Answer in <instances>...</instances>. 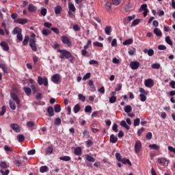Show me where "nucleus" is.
I'll return each instance as SVG.
<instances>
[{
    "label": "nucleus",
    "mask_w": 175,
    "mask_h": 175,
    "mask_svg": "<svg viewBox=\"0 0 175 175\" xmlns=\"http://www.w3.org/2000/svg\"><path fill=\"white\" fill-rule=\"evenodd\" d=\"M152 69H159V68H161V64L158 63L153 64H152Z\"/></svg>",
    "instance_id": "nucleus-53"
},
{
    "label": "nucleus",
    "mask_w": 175,
    "mask_h": 175,
    "mask_svg": "<svg viewBox=\"0 0 175 175\" xmlns=\"http://www.w3.org/2000/svg\"><path fill=\"white\" fill-rule=\"evenodd\" d=\"M144 53H145V54L147 53L149 57H152V55H154V50L152 49L147 50V49H146L144 50Z\"/></svg>",
    "instance_id": "nucleus-21"
},
{
    "label": "nucleus",
    "mask_w": 175,
    "mask_h": 175,
    "mask_svg": "<svg viewBox=\"0 0 175 175\" xmlns=\"http://www.w3.org/2000/svg\"><path fill=\"white\" fill-rule=\"evenodd\" d=\"M18 33H23V29L18 27H14L12 30V35H18Z\"/></svg>",
    "instance_id": "nucleus-14"
},
{
    "label": "nucleus",
    "mask_w": 175,
    "mask_h": 175,
    "mask_svg": "<svg viewBox=\"0 0 175 175\" xmlns=\"http://www.w3.org/2000/svg\"><path fill=\"white\" fill-rule=\"evenodd\" d=\"M0 166L3 169H8V167H9V165H8V164L5 161H1Z\"/></svg>",
    "instance_id": "nucleus-42"
},
{
    "label": "nucleus",
    "mask_w": 175,
    "mask_h": 175,
    "mask_svg": "<svg viewBox=\"0 0 175 175\" xmlns=\"http://www.w3.org/2000/svg\"><path fill=\"white\" fill-rule=\"evenodd\" d=\"M40 14H42V16H46V14H47V10L46 8H42Z\"/></svg>",
    "instance_id": "nucleus-60"
},
{
    "label": "nucleus",
    "mask_w": 175,
    "mask_h": 175,
    "mask_svg": "<svg viewBox=\"0 0 175 175\" xmlns=\"http://www.w3.org/2000/svg\"><path fill=\"white\" fill-rule=\"evenodd\" d=\"M125 113H131L132 111V107L131 105H126L124 107Z\"/></svg>",
    "instance_id": "nucleus-41"
},
{
    "label": "nucleus",
    "mask_w": 175,
    "mask_h": 175,
    "mask_svg": "<svg viewBox=\"0 0 175 175\" xmlns=\"http://www.w3.org/2000/svg\"><path fill=\"white\" fill-rule=\"evenodd\" d=\"M134 148L135 154L140 152V150H142V142H140V140H137L135 142Z\"/></svg>",
    "instance_id": "nucleus-5"
},
{
    "label": "nucleus",
    "mask_w": 175,
    "mask_h": 175,
    "mask_svg": "<svg viewBox=\"0 0 175 175\" xmlns=\"http://www.w3.org/2000/svg\"><path fill=\"white\" fill-rule=\"evenodd\" d=\"M167 150L170 152H174V154H175V148H174L173 146H169L167 147Z\"/></svg>",
    "instance_id": "nucleus-56"
},
{
    "label": "nucleus",
    "mask_w": 175,
    "mask_h": 175,
    "mask_svg": "<svg viewBox=\"0 0 175 175\" xmlns=\"http://www.w3.org/2000/svg\"><path fill=\"white\" fill-rule=\"evenodd\" d=\"M109 142L110 143H112V144H116V143L118 142V137L113 134H111L109 137Z\"/></svg>",
    "instance_id": "nucleus-13"
},
{
    "label": "nucleus",
    "mask_w": 175,
    "mask_h": 175,
    "mask_svg": "<svg viewBox=\"0 0 175 175\" xmlns=\"http://www.w3.org/2000/svg\"><path fill=\"white\" fill-rule=\"evenodd\" d=\"M59 159H60V161H64L66 162H68V161H70L71 158L69 156H64V157H59Z\"/></svg>",
    "instance_id": "nucleus-31"
},
{
    "label": "nucleus",
    "mask_w": 175,
    "mask_h": 175,
    "mask_svg": "<svg viewBox=\"0 0 175 175\" xmlns=\"http://www.w3.org/2000/svg\"><path fill=\"white\" fill-rule=\"evenodd\" d=\"M37 9L38 8L35 5H33V4H29L27 8L28 12H30L31 13L36 12Z\"/></svg>",
    "instance_id": "nucleus-16"
},
{
    "label": "nucleus",
    "mask_w": 175,
    "mask_h": 175,
    "mask_svg": "<svg viewBox=\"0 0 175 175\" xmlns=\"http://www.w3.org/2000/svg\"><path fill=\"white\" fill-rule=\"evenodd\" d=\"M10 128L14 131V132L18 133L21 131L20 126L16 123H13L10 124Z\"/></svg>",
    "instance_id": "nucleus-11"
},
{
    "label": "nucleus",
    "mask_w": 175,
    "mask_h": 175,
    "mask_svg": "<svg viewBox=\"0 0 175 175\" xmlns=\"http://www.w3.org/2000/svg\"><path fill=\"white\" fill-rule=\"evenodd\" d=\"M57 51L60 53L59 58H61V59H64V58H66V59L72 58V53L68 51L57 49Z\"/></svg>",
    "instance_id": "nucleus-1"
},
{
    "label": "nucleus",
    "mask_w": 175,
    "mask_h": 175,
    "mask_svg": "<svg viewBox=\"0 0 175 175\" xmlns=\"http://www.w3.org/2000/svg\"><path fill=\"white\" fill-rule=\"evenodd\" d=\"M117 102V97L116 96H111L109 98V103H116Z\"/></svg>",
    "instance_id": "nucleus-40"
},
{
    "label": "nucleus",
    "mask_w": 175,
    "mask_h": 175,
    "mask_svg": "<svg viewBox=\"0 0 175 175\" xmlns=\"http://www.w3.org/2000/svg\"><path fill=\"white\" fill-rule=\"evenodd\" d=\"M23 91L27 96H29V95H31V94H32V90L28 87H24Z\"/></svg>",
    "instance_id": "nucleus-15"
},
{
    "label": "nucleus",
    "mask_w": 175,
    "mask_h": 175,
    "mask_svg": "<svg viewBox=\"0 0 175 175\" xmlns=\"http://www.w3.org/2000/svg\"><path fill=\"white\" fill-rule=\"evenodd\" d=\"M37 81L39 85H42V84H44L45 87H47V85H49V79H47L46 77H38Z\"/></svg>",
    "instance_id": "nucleus-2"
},
{
    "label": "nucleus",
    "mask_w": 175,
    "mask_h": 175,
    "mask_svg": "<svg viewBox=\"0 0 175 175\" xmlns=\"http://www.w3.org/2000/svg\"><path fill=\"white\" fill-rule=\"evenodd\" d=\"M46 154H48L49 155H51V154H53V147L48 146L46 150Z\"/></svg>",
    "instance_id": "nucleus-37"
},
{
    "label": "nucleus",
    "mask_w": 175,
    "mask_h": 175,
    "mask_svg": "<svg viewBox=\"0 0 175 175\" xmlns=\"http://www.w3.org/2000/svg\"><path fill=\"white\" fill-rule=\"evenodd\" d=\"M159 163H166V159L165 158H159L158 159Z\"/></svg>",
    "instance_id": "nucleus-62"
},
{
    "label": "nucleus",
    "mask_w": 175,
    "mask_h": 175,
    "mask_svg": "<svg viewBox=\"0 0 175 175\" xmlns=\"http://www.w3.org/2000/svg\"><path fill=\"white\" fill-rule=\"evenodd\" d=\"M42 33V35H44V36H49V34L51 33V31H50V30H49V29H43Z\"/></svg>",
    "instance_id": "nucleus-45"
},
{
    "label": "nucleus",
    "mask_w": 175,
    "mask_h": 175,
    "mask_svg": "<svg viewBox=\"0 0 175 175\" xmlns=\"http://www.w3.org/2000/svg\"><path fill=\"white\" fill-rule=\"evenodd\" d=\"M5 113H6V107L3 106L1 107V111L0 112V116H4Z\"/></svg>",
    "instance_id": "nucleus-55"
},
{
    "label": "nucleus",
    "mask_w": 175,
    "mask_h": 175,
    "mask_svg": "<svg viewBox=\"0 0 175 175\" xmlns=\"http://www.w3.org/2000/svg\"><path fill=\"white\" fill-rule=\"evenodd\" d=\"M139 66H140V63L139 62H130V68L131 69H133V70L139 69Z\"/></svg>",
    "instance_id": "nucleus-8"
},
{
    "label": "nucleus",
    "mask_w": 175,
    "mask_h": 175,
    "mask_svg": "<svg viewBox=\"0 0 175 175\" xmlns=\"http://www.w3.org/2000/svg\"><path fill=\"white\" fill-rule=\"evenodd\" d=\"M170 85L172 88H173V90H175V81H172L170 83Z\"/></svg>",
    "instance_id": "nucleus-64"
},
{
    "label": "nucleus",
    "mask_w": 175,
    "mask_h": 175,
    "mask_svg": "<svg viewBox=\"0 0 175 175\" xmlns=\"http://www.w3.org/2000/svg\"><path fill=\"white\" fill-rule=\"evenodd\" d=\"M29 46L32 51H38V47L36 46V40L35 38H31L29 40Z\"/></svg>",
    "instance_id": "nucleus-3"
},
{
    "label": "nucleus",
    "mask_w": 175,
    "mask_h": 175,
    "mask_svg": "<svg viewBox=\"0 0 175 175\" xmlns=\"http://www.w3.org/2000/svg\"><path fill=\"white\" fill-rule=\"evenodd\" d=\"M120 126H123V128H125L127 131H129V129H131V126L126 124V122H125V120H122L120 122Z\"/></svg>",
    "instance_id": "nucleus-17"
},
{
    "label": "nucleus",
    "mask_w": 175,
    "mask_h": 175,
    "mask_svg": "<svg viewBox=\"0 0 175 175\" xmlns=\"http://www.w3.org/2000/svg\"><path fill=\"white\" fill-rule=\"evenodd\" d=\"M116 158L117 161H118L119 162H121V161L122 159L121 154L120 153H116Z\"/></svg>",
    "instance_id": "nucleus-58"
},
{
    "label": "nucleus",
    "mask_w": 175,
    "mask_h": 175,
    "mask_svg": "<svg viewBox=\"0 0 175 175\" xmlns=\"http://www.w3.org/2000/svg\"><path fill=\"white\" fill-rule=\"evenodd\" d=\"M112 129L113 131H115L116 133L118 132V125H117V123H114L112 126Z\"/></svg>",
    "instance_id": "nucleus-54"
},
{
    "label": "nucleus",
    "mask_w": 175,
    "mask_h": 175,
    "mask_svg": "<svg viewBox=\"0 0 175 175\" xmlns=\"http://www.w3.org/2000/svg\"><path fill=\"white\" fill-rule=\"evenodd\" d=\"M140 21H141V19H139V18L134 20L131 23V27H136V25H138Z\"/></svg>",
    "instance_id": "nucleus-34"
},
{
    "label": "nucleus",
    "mask_w": 175,
    "mask_h": 175,
    "mask_svg": "<svg viewBox=\"0 0 175 175\" xmlns=\"http://www.w3.org/2000/svg\"><path fill=\"white\" fill-rule=\"evenodd\" d=\"M51 81L55 84H59L61 80V75L59 74H55L51 78Z\"/></svg>",
    "instance_id": "nucleus-4"
},
{
    "label": "nucleus",
    "mask_w": 175,
    "mask_h": 175,
    "mask_svg": "<svg viewBox=\"0 0 175 175\" xmlns=\"http://www.w3.org/2000/svg\"><path fill=\"white\" fill-rule=\"evenodd\" d=\"M145 87H147L148 88H152V87H154V80L152 79H148L144 81Z\"/></svg>",
    "instance_id": "nucleus-7"
},
{
    "label": "nucleus",
    "mask_w": 175,
    "mask_h": 175,
    "mask_svg": "<svg viewBox=\"0 0 175 175\" xmlns=\"http://www.w3.org/2000/svg\"><path fill=\"white\" fill-rule=\"evenodd\" d=\"M120 162H122L123 165H126V163H128L129 166H132V163L129 159L123 158L122 160H120Z\"/></svg>",
    "instance_id": "nucleus-19"
},
{
    "label": "nucleus",
    "mask_w": 175,
    "mask_h": 175,
    "mask_svg": "<svg viewBox=\"0 0 175 175\" xmlns=\"http://www.w3.org/2000/svg\"><path fill=\"white\" fill-rule=\"evenodd\" d=\"M106 10L109 11L111 10V3L107 1L105 3Z\"/></svg>",
    "instance_id": "nucleus-44"
},
{
    "label": "nucleus",
    "mask_w": 175,
    "mask_h": 175,
    "mask_svg": "<svg viewBox=\"0 0 175 175\" xmlns=\"http://www.w3.org/2000/svg\"><path fill=\"white\" fill-rule=\"evenodd\" d=\"M17 140L19 142V143H23V142L25 140V137H24V135L22 134H20L17 136Z\"/></svg>",
    "instance_id": "nucleus-29"
},
{
    "label": "nucleus",
    "mask_w": 175,
    "mask_h": 175,
    "mask_svg": "<svg viewBox=\"0 0 175 175\" xmlns=\"http://www.w3.org/2000/svg\"><path fill=\"white\" fill-rule=\"evenodd\" d=\"M0 46L2 47L3 51H9V45L8 44V42L2 41L0 43Z\"/></svg>",
    "instance_id": "nucleus-12"
},
{
    "label": "nucleus",
    "mask_w": 175,
    "mask_h": 175,
    "mask_svg": "<svg viewBox=\"0 0 175 175\" xmlns=\"http://www.w3.org/2000/svg\"><path fill=\"white\" fill-rule=\"evenodd\" d=\"M40 173H46V172H49V167L47 165H43L40 167Z\"/></svg>",
    "instance_id": "nucleus-23"
},
{
    "label": "nucleus",
    "mask_w": 175,
    "mask_h": 175,
    "mask_svg": "<svg viewBox=\"0 0 175 175\" xmlns=\"http://www.w3.org/2000/svg\"><path fill=\"white\" fill-rule=\"evenodd\" d=\"M91 77V73L88 72L85 75L83 76V80H88Z\"/></svg>",
    "instance_id": "nucleus-61"
},
{
    "label": "nucleus",
    "mask_w": 175,
    "mask_h": 175,
    "mask_svg": "<svg viewBox=\"0 0 175 175\" xmlns=\"http://www.w3.org/2000/svg\"><path fill=\"white\" fill-rule=\"evenodd\" d=\"M61 122H62V120H61V118H57L55 120V125H61Z\"/></svg>",
    "instance_id": "nucleus-57"
},
{
    "label": "nucleus",
    "mask_w": 175,
    "mask_h": 175,
    "mask_svg": "<svg viewBox=\"0 0 175 175\" xmlns=\"http://www.w3.org/2000/svg\"><path fill=\"white\" fill-rule=\"evenodd\" d=\"M140 125V119L139 118L134 120V126H139Z\"/></svg>",
    "instance_id": "nucleus-49"
},
{
    "label": "nucleus",
    "mask_w": 175,
    "mask_h": 175,
    "mask_svg": "<svg viewBox=\"0 0 175 175\" xmlns=\"http://www.w3.org/2000/svg\"><path fill=\"white\" fill-rule=\"evenodd\" d=\"M165 42L167 43V44H170V46H173V42H172V40H170V37L166 36Z\"/></svg>",
    "instance_id": "nucleus-46"
},
{
    "label": "nucleus",
    "mask_w": 175,
    "mask_h": 175,
    "mask_svg": "<svg viewBox=\"0 0 175 175\" xmlns=\"http://www.w3.org/2000/svg\"><path fill=\"white\" fill-rule=\"evenodd\" d=\"M62 42L64 44H66L67 46H71L72 42H70V39L66 36H62Z\"/></svg>",
    "instance_id": "nucleus-6"
},
{
    "label": "nucleus",
    "mask_w": 175,
    "mask_h": 175,
    "mask_svg": "<svg viewBox=\"0 0 175 175\" xmlns=\"http://www.w3.org/2000/svg\"><path fill=\"white\" fill-rule=\"evenodd\" d=\"M93 44L94 46H96V47H103V44H102V42H99L98 41L93 42Z\"/></svg>",
    "instance_id": "nucleus-50"
},
{
    "label": "nucleus",
    "mask_w": 175,
    "mask_h": 175,
    "mask_svg": "<svg viewBox=\"0 0 175 175\" xmlns=\"http://www.w3.org/2000/svg\"><path fill=\"white\" fill-rule=\"evenodd\" d=\"M85 113H91L92 111V107L88 105L85 107Z\"/></svg>",
    "instance_id": "nucleus-48"
},
{
    "label": "nucleus",
    "mask_w": 175,
    "mask_h": 175,
    "mask_svg": "<svg viewBox=\"0 0 175 175\" xmlns=\"http://www.w3.org/2000/svg\"><path fill=\"white\" fill-rule=\"evenodd\" d=\"M47 113L49 117H53L54 116V109L52 107H49L47 108Z\"/></svg>",
    "instance_id": "nucleus-18"
},
{
    "label": "nucleus",
    "mask_w": 175,
    "mask_h": 175,
    "mask_svg": "<svg viewBox=\"0 0 175 175\" xmlns=\"http://www.w3.org/2000/svg\"><path fill=\"white\" fill-rule=\"evenodd\" d=\"M62 10V7L61 5H56L55 7V14H59Z\"/></svg>",
    "instance_id": "nucleus-22"
},
{
    "label": "nucleus",
    "mask_w": 175,
    "mask_h": 175,
    "mask_svg": "<svg viewBox=\"0 0 175 175\" xmlns=\"http://www.w3.org/2000/svg\"><path fill=\"white\" fill-rule=\"evenodd\" d=\"M139 98H140V100L141 102H146V99H147V94H139Z\"/></svg>",
    "instance_id": "nucleus-39"
},
{
    "label": "nucleus",
    "mask_w": 175,
    "mask_h": 175,
    "mask_svg": "<svg viewBox=\"0 0 175 175\" xmlns=\"http://www.w3.org/2000/svg\"><path fill=\"white\" fill-rule=\"evenodd\" d=\"M89 85L92 90H94V91H96V89L95 88V85H94V81L92 80L89 81Z\"/></svg>",
    "instance_id": "nucleus-47"
},
{
    "label": "nucleus",
    "mask_w": 175,
    "mask_h": 175,
    "mask_svg": "<svg viewBox=\"0 0 175 175\" xmlns=\"http://www.w3.org/2000/svg\"><path fill=\"white\" fill-rule=\"evenodd\" d=\"M85 158L88 162H95V158H94L93 157H92L90 154H86Z\"/></svg>",
    "instance_id": "nucleus-26"
},
{
    "label": "nucleus",
    "mask_w": 175,
    "mask_h": 175,
    "mask_svg": "<svg viewBox=\"0 0 175 175\" xmlns=\"http://www.w3.org/2000/svg\"><path fill=\"white\" fill-rule=\"evenodd\" d=\"M149 148H151L152 150H156V151H158L159 150V146L155 144H150Z\"/></svg>",
    "instance_id": "nucleus-28"
},
{
    "label": "nucleus",
    "mask_w": 175,
    "mask_h": 175,
    "mask_svg": "<svg viewBox=\"0 0 175 175\" xmlns=\"http://www.w3.org/2000/svg\"><path fill=\"white\" fill-rule=\"evenodd\" d=\"M90 65H99V62L95 60V59H91L89 62Z\"/></svg>",
    "instance_id": "nucleus-51"
},
{
    "label": "nucleus",
    "mask_w": 175,
    "mask_h": 175,
    "mask_svg": "<svg viewBox=\"0 0 175 175\" xmlns=\"http://www.w3.org/2000/svg\"><path fill=\"white\" fill-rule=\"evenodd\" d=\"M10 107L11 110H15L16 109V104L14 102H13L12 100H10Z\"/></svg>",
    "instance_id": "nucleus-32"
},
{
    "label": "nucleus",
    "mask_w": 175,
    "mask_h": 175,
    "mask_svg": "<svg viewBox=\"0 0 175 175\" xmlns=\"http://www.w3.org/2000/svg\"><path fill=\"white\" fill-rule=\"evenodd\" d=\"M68 10L70 12H76V7H75V4L69 2L68 3Z\"/></svg>",
    "instance_id": "nucleus-20"
},
{
    "label": "nucleus",
    "mask_w": 175,
    "mask_h": 175,
    "mask_svg": "<svg viewBox=\"0 0 175 175\" xmlns=\"http://www.w3.org/2000/svg\"><path fill=\"white\" fill-rule=\"evenodd\" d=\"M73 111H74V113H75V114H77V113L80 111V105L79 104L75 105L73 108Z\"/></svg>",
    "instance_id": "nucleus-30"
},
{
    "label": "nucleus",
    "mask_w": 175,
    "mask_h": 175,
    "mask_svg": "<svg viewBox=\"0 0 175 175\" xmlns=\"http://www.w3.org/2000/svg\"><path fill=\"white\" fill-rule=\"evenodd\" d=\"M0 68H2V70L4 72V73H8V68L6 67V64H0Z\"/></svg>",
    "instance_id": "nucleus-33"
},
{
    "label": "nucleus",
    "mask_w": 175,
    "mask_h": 175,
    "mask_svg": "<svg viewBox=\"0 0 175 175\" xmlns=\"http://www.w3.org/2000/svg\"><path fill=\"white\" fill-rule=\"evenodd\" d=\"M29 41V37L28 36H26L23 42V46H27L28 44Z\"/></svg>",
    "instance_id": "nucleus-43"
},
{
    "label": "nucleus",
    "mask_w": 175,
    "mask_h": 175,
    "mask_svg": "<svg viewBox=\"0 0 175 175\" xmlns=\"http://www.w3.org/2000/svg\"><path fill=\"white\" fill-rule=\"evenodd\" d=\"M16 24H21V25H24V24H27L28 23V20L27 18H17L14 21Z\"/></svg>",
    "instance_id": "nucleus-9"
},
{
    "label": "nucleus",
    "mask_w": 175,
    "mask_h": 175,
    "mask_svg": "<svg viewBox=\"0 0 175 175\" xmlns=\"http://www.w3.org/2000/svg\"><path fill=\"white\" fill-rule=\"evenodd\" d=\"M75 155H81V147H77L74 150Z\"/></svg>",
    "instance_id": "nucleus-25"
},
{
    "label": "nucleus",
    "mask_w": 175,
    "mask_h": 175,
    "mask_svg": "<svg viewBox=\"0 0 175 175\" xmlns=\"http://www.w3.org/2000/svg\"><path fill=\"white\" fill-rule=\"evenodd\" d=\"M54 109L55 113H59L61 111V106L58 104L55 105Z\"/></svg>",
    "instance_id": "nucleus-38"
},
{
    "label": "nucleus",
    "mask_w": 175,
    "mask_h": 175,
    "mask_svg": "<svg viewBox=\"0 0 175 175\" xmlns=\"http://www.w3.org/2000/svg\"><path fill=\"white\" fill-rule=\"evenodd\" d=\"M78 98L81 100V102H85V96H83V94H79L78 95Z\"/></svg>",
    "instance_id": "nucleus-59"
},
{
    "label": "nucleus",
    "mask_w": 175,
    "mask_h": 175,
    "mask_svg": "<svg viewBox=\"0 0 175 175\" xmlns=\"http://www.w3.org/2000/svg\"><path fill=\"white\" fill-rule=\"evenodd\" d=\"M105 32L106 35H110L111 33V26L105 27Z\"/></svg>",
    "instance_id": "nucleus-27"
},
{
    "label": "nucleus",
    "mask_w": 175,
    "mask_h": 175,
    "mask_svg": "<svg viewBox=\"0 0 175 175\" xmlns=\"http://www.w3.org/2000/svg\"><path fill=\"white\" fill-rule=\"evenodd\" d=\"M4 150L6 152H13V149L8 145L4 146Z\"/></svg>",
    "instance_id": "nucleus-35"
},
{
    "label": "nucleus",
    "mask_w": 175,
    "mask_h": 175,
    "mask_svg": "<svg viewBox=\"0 0 175 175\" xmlns=\"http://www.w3.org/2000/svg\"><path fill=\"white\" fill-rule=\"evenodd\" d=\"M153 32L157 36H162V31L158 28H154Z\"/></svg>",
    "instance_id": "nucleus-24"
},
{
    "label": "nucleus",
    "mask_w": 175,
    "mask_h": 175,
    "mask_svg": "<svg viewBox=\"0 0 175 175\" xmlns=\"http://www.w3.org/2000/svg\"><path fill=\"white\" fill-rule=\"evenodd\" d=\"M0 173L3 175H8L10 173V171L9 170H6L5 172H3V170H1Z\"/></svg>",
    "instance_id": "nucleus-63"
},
{
    "label": "nucleus",
    "mask_w": 175,
    "mask_h": 175,
    "mask_svg": "<svg viewBox=\"0 0 175 175\" xmlns=\"http://www.w3.org/2000/svg\"><path fill=\"white\" fill-rule=\"evenodd\" d=\"M132 43H133V39H128L123 42L124 46H127V44H132Z\"/></svg>",
    "instance_id": "nucleus-36"
},
{
    "label": "nucleus",
    "mask_w": 175,
    "mask_h": 175,
    "mask_svg": "<svg viewBox=\"0 0 175 175\" xmlns=\"http://www.w3.org/2000/svg\"><path fill=\"white\" fill-rule=\"evenodd\" d=\"M11 97H12L13 101L16 102V103L18 106H20V98H18V96L16 94L12 93Z\"/></svg>",
    "instance_id": "nucleus-10"
},
{
    "label": "nucleus",
    "mask_w": 175,
    "mask_h": 175,
    "mask_svg": "<svg viewBox=\"0 0 175 175\" xmlns=\"http://www.w3.org/2000/svg\"><path fill=\"white\" fill-rule=\"evenodd\" d=\"M34 126H35V123L32 121H29L27 122V128H32Z\"/></svg>",
    "instance_id": "nucleus-52"
}]
</instances>
